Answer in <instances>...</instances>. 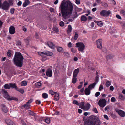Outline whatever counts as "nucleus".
Returning <instances> with one entry per match:
<instances>
[{"instance_id":"8","label":"nucleus","mask_w":125,"mask_h":125,"mask_svg":"<svg viewBox=\"0 0 125 125\" xmlns=\"http://www.w3.org/2000/svg\"><path fill=\"white\" fill-rule=\"evenodd\" d=\"M38 54L42 57L45 58V56H51L53 54L52 52H51L48 51L45 52V53L39 52H38Z\"/></svg>"},{"instance_id":"17","label":"nucleus","mask_w":125,"mask_h":125,"mask_svg":"<svg viewBox=\"0 0 125 125\" xmlns=\"http://www.w3.org/2000/svg\"><path fill=\"white\" fill-rule=\"evenodd\" d=\"M79 72V68L75 69L73 71V76L77 77Z\"/></svg>"},{"instance_id":"47","label":"nucleus","mask_w":125,"mask_h":125,"mask_svg":"<svg viewBox=\"0 0 125 125\" xmlns=\"http://www.w3.org/2000/svg\"><path fill=\"white\" fill-rule=\"evenodd\" d=\"M8 2L9 3V5H12L13 3V0H8Z\"/></svg>"},{"instance_id":"63","label":"nucleus","mask_w":125,"mask_h":125,"mask_svg":"<svg viewBox=\"0 0 125 125\" xmlns=\"http://www.w3.org/2000/svg\"><path fill=\"white\" fill-rule=\"evenodd\" d=\"M50 11L51 12H54V9L52 8H50Z\"/></svg>"},{"instance_id":"20","label":"nucleus","mask_w":125,"mask_h":125,"mask_svg":"<svg viewBox=\"0 0 125 125\" xmlns=\"http://www.w3.org/2000/svg\"><path fill=\"white\" fill-rule=\"evenodd\" d=\"M47 45L50 48L52 49H54L55 47V46L53 44L52 42H47Z\"/></svg>"},{"instance_id":"38","label":"nucleus","mask_w":125,"mask_h":125,"mask_svg":"<svg viewBox=\"0 0 125 125\" xmlns=\"http://www.w3.org/2000/svg\"><path fill=\"white\" fill-rule=\"evenodd\" d=\"M96 23L99 26H101L103 25V23L101 21H98L96 22Z\"/></svg>"},{"instance_id":"7","label":"nucleus","mask_w":125,"mask_h":125,"mask_svg":"<svg viewBox=\"0 0 125 125\" xmlns=\"http://www.w3.org/2000/svg\"><path fill=\"white\" fill-rule=\"evenodd\" d=\"M107 101L104 99H101L99 100L98 104L99 106L103 108L106 105Z\"/></svg>"},{"instance_id":"23","label":"nucleus","mask_w":125,"mask_h":125,"mask_svg":"<svg viewBox=\"0 0 125 125\" xmlns=\"http://www.w3.org/2000/svg\"><path fill=\"white\" fill-rule=\"evenodd\" d=\"M30 3V1L29 0H25V2L23 3V6L24 7H25Z\"/></svg>"},{"instance_id":"55","label":"nucleus","mask_w":125,"mask_h":125,"mask_svg":"<svg viewBox=\"0 0 125 125\" xmlns=\"http://www.w3.org/2000/svg\"><path fill=\"white\" fill-rule=\"evenodd\" d=\"M93 110L94 112H95L96 113H98V112L97 111L96 108L93 109Z\"/></svg>"},{"instance_id":"53","label":"nucleus","mask_w":125,"mask_h":125,"mask_svg":"<svg viewBox=\"0 0 125 125\" xmlns=\"http://www.w3.org/2000/svg\"><path fill=\"white\" fill-rule=\"evenodd\" d=\"M14 10L15 9H14L12 8L10 10V12L11 14H13L14 13Z\"/></svg>"},{"instance_id":"61","label":"nucleus","mask_w":125,"mask_h":125,"mask_svg":"<svg viewBox=\"0 0 125 125\" xmlns=\"http://www.w3.org/2000/svg\"><path fill=\"white\" fill-rule=\"evenodd\" d=\"M104 117L107 120H108L109 118H108V116H107V115H104Z\"/></svg>"},{"instance_id":"52","label":"nucleus","mask_w":125,"mask_h":125,"mask_svg":"<svg viewBox=\"0 0 125 125\" xmlns=\"http://www.w3.org/2000/svg\"><path fill=\"white\" fill-rule=\"evenodd\" d=\"M111 101L112 102H114L116 101V100L115 97H112L111 99Z\"/></svg>"},{"instance_id":"6","label":"nucleus","mask_w":125,"mask_h":125,"mask_svg":"<svg viewBox=\"0 0 125 125\" xmlns=\"http://www.w3.org/2000/svg\"><path fill=\"white\" fill-rule=\"evenodd\" d=\"M76 47H78V50L81 52H83L84 49L85 47L84 44L82 42H78L76 43Z\"/></svg>"},{"instance_id":"21","label":"nucleus","mask_w":125,"mask_h":125,"mask_svg":"<svg viewBox=\"0 0 125 125\" xmlns=\"http://www.w3.org/2000/svg\"><path fill=\"white\" fill-rule=\"evenodd\" d=\"M9 84L10 86V88H14L16 90L17 89V87L16 83H10Z\"/></svg>"},{"instance_id":"3","label":"nucleus","mask_w":125,"mask_h":125,"mask_svg":"<svg viewBox=\"0 0 125 125\" xmlns=\"http://www.w3.org/2000/svg\"><path fill=\"white\" fill-rule=\"evenodd\" d=\"M101 123L99 118L97 116H91L84 121V125H100Z\"/></svg>"},{"instance_id":"59","label":"nucleus","mask_w":125,"mask_h":125,"mask_svg":"<svg viewBox=\"0 0 125 125\" xmlns=\"http://www.w3.org/2000/svg\"><path fill=\"white\" fill-rule=\"evenodd\" d=\"M121 13L123 14L124 16H125V11L124 10H122L120 12Z\"/></svg>"},{"instance_id":"57","label":"nucleus","mask_w":125,"mask_h":125,"mask_svg":"<svg viewBox=\"0 0 125 125\" xmlns=\"http://www.w3.org/2000/svg\"><path fill=\"white\" fill-rule=\"evenodd\" d=\"M75 3L77 4H80V0H76Z\"/></svg>"},{"instance_id":"54","label":"nucleus","mask_w":125,"mask_h":125,"mask_svg":"<svg viewBox=\"0 0 125 125\" xmlns=\"http://www.w3.org/2000/svg\"><path fill=\"white\" fill-rule=\"evenodd\" d=\"M59 25L60 26L62 27L64 25V23L63 21H61L60 22Z\"/></svg>"},{"instance_id":"56","label":"nucleus","mask_w":125,"mask_h":125,"mask_svg":"<svg viewBox=\"0 0 125 125\" xmlns=\"http://www.w3.org/2000/svg\"><path fill=\"white\" fill-rule=\"evenodd\" d=\"M100 94V93L99 92H96L95 94V96L96 97L98 96Z\"/></svg>"},{"instance_id":"37","label":"nucleus","mask_w":125,"mask_h":125,"mask_svg":"<svg viewBox=\"0 0 125 125\" xmlns=\"http://www.w3.org/2000/svg\"><path fill=\"white\" fill-rule=\"evenodd\" d=\"M4 88L5 89H9L10 86L8 84H6L4 85Z\"/></svg>"},{"instance_id":"18","label":"nucleus","mask_w":125,"mask_h":125,"mask_svg":"<svg viewBox=\"0 0 125 125\" xmlns=\"http://www.w3.org/2000/svg\"><path fill=\"white\" fill-rule=\"evenodd\" d=\"M90 105L89 103L86 104L84 106L83 109L84 110H88L90 107Z\"/></svg>"},{"instance_id":"27","label":"nucleus","mask_w":125,"mask_h":125,"mask_svg":"<svg viewBox=\"0 0 125 125\" xmlns=\"http://www.w3.org/2000/svg\"><path fill=\"white\" fill-rule=\"evenodd\" d=\"M57 50L58 52H63V48L62 47H58L57 48Z\"/></svg>"},{"instance_id":"24","label":"nucleus","mask_w":125,"mask_h":125,"mask_svg":"<svg viewBox=\"0 0 125 125\" xmlns=\"http://www.w3.org/2000/svg\"><path fill=\"white\" fill-rule=\"evenodd\" d=\"M81 19L82 21H85L87 20V18L84 15H83L81 17Z\"/></svg>"},{"instance_id":"2","label":"nucleus","mask_w":125,"mask_h":125,"mask_svg":"<svg viewBox=\"0 0 125 125\" xmlns=\"http://www.w3.org/2000/svg\"><path fill=\"white\" fill-rule=\"evenodd\" d=\"M24 58L20 52H16L13 61L15 65L18 67H21L22 66Z\"/></svg>"},{"instance_id":"29","label":"nucleus","mask_w":125,"mask_h":125,"mask_svg":"<svg viewBox=\"0 0 125 125\" xmlns=\"http://www.w3.org/2000/svg\"><path fill=\"white\" fill-rule=\"evenodd\" d=\"M42 85L41 83L40 82H38L35 84V86L37 88H39Z\"/></svg>"},{"instance_id":"28","label":"nucleus","mask_w":125,"mask_h":125,"mask_svg":"<svg viewBox=\"0 0 125 125\" xmlns=\"http://www.w3.org/2000/svg\"><path fill=\"white\" fill-rule=\"evenodd\" d=\"M76 77L73 76L72 83L73 84H75L77 80V78Z\"/></svg>"},{"instance_id":"34","label":"nucleus","mask_w":125,"mask_h":125,"mask_svg":"<svg viewBox=\"0 0 125 125\" xmlns=\"http://www.w3.org/2000/svg\"><path fill=\"white\" fill-rule=\"evenodd\" d=\"M11 50H8V52H7V55L9 57H10L11 56Z\"/></svg>"},{"instance_id":"30","label":"nucleus","mask_w":125,"mask_h":125,"mask_svg":"<svg viewBox=\"0 0 125 125\" xmlns=\"http://www.w3.org/2000/svg\"><path fill=\"white\" fill-rule=\"evenodd\" d=\"M5 122L8 125L10 124V123L12 122V121L8 119H6L5 120Z\"/></svg>"},{"instance_id":"48","label":"nucleus","mask_w":125,"mask_h":125,"mask_svg":"<svg viewBox=\"0 0 125 125\" xmlns=\"http://www.w3.org/2000/svg\"><path fill=\"white\" fill-rule=\"evenodd\" d=\"M33 100L32 99H31L29 100L28 102L26 103V104H30L33 101Z\"/></svg>"},{"instance_id":"46","label":"nucleus","mask_w":125,"mask_h":125,"mask_svg":"<svg viewBox=\"0 0 125 125\" xmlns=\"http://www.w3.org/2000/svg\"><path fill=\"white\" fill-rule=\"evenodd\" d=\"M53 30L56 32H57L58 31V29L57 27H53Z\"/></svg>"},{"instance_id":"4","label":"nucleus","mask_w":125,"mask_h":125,"mask_svg":"<svg viewBox=\"0 0 125 125\" xmlns=\"http://www.w3.org/2000/svg\"><path fill=\"white\" fill-rule=\"evenodd\" d=\"M96 84V83H94L89 85L87 88L85 89L84 90L85 94L87 95H89L90 93L91 90L94 88Z\"/></svg>"},{"instance_id":"13","label":"nucleus","mask_w":125,"mask_h":125,"mask_svg":"<svg viewBox=\"0 0 125 125\" xmlns=\"http://www.w3.org/2000/svg\"><path fill=\"white\" fill-rule=\"evenodd\" d=\"M9 32L11 34H13L15 33V29L14 26H11L10 27L9 29Z\"/></svg>"},{"instance_id":"12","label":"nucleus","mask_w":125,"mask_h":125,"mask_svg":"<svg viewBox=\"0 0 125 125\" xmlns=\"http://www.w3.org/2000/svg\"><path fill=\"white\" fill-rule=\"evenodd\" d=\"M2 92H3V94L4 97L8 100L9 97V95L8 94L7 92L4 89H2Z\"/></svg>"},{"instance_id":"35","label":"nucleus","mask_w":125,"mask_h":125,"mask_svg":"<svg viewBox=\"0 0 125 125\" xmlns=\"http://www.w3.org/2000/svg\"><path fill=\"white\" fill-rule=\"evenodd\" d=\"M42 96L44 98L46 99L48 97V95L46 93H44L42 94Z\"/></svg>"},{"instance_id":"43","label":"nucleus","mask_w":125,"mask_h":125,"mask_svg":"<svg viewBox=\"0 0 125 125\" xmlns=\"http://www.w3.org/2000/svg\"><path fill=\"white\" fill-rule=\"evenodd\" d=\"M114 56L111 55H109L107 56V59H112L114 57Z\"/></svg>"},{"instance_id":"33","label":"nucleus","mask_w":125,"mask_h":125,"mask_svg":"<svg viewBox=\"0 0 125 125\" xmlns=\"http://www.w3.org/2000/svg\"><path fill=\"white\" fill-rule=\"evenodd\" d=\"M49 92L50 94L52 95H54L57 93V92H54L52 90H49Z\"/></svg>"},{"instance_id":"19","label":"nucleus","mask_w":125,"mask_h":125,"mask_svg":"<svg viewBox=\"0 0 125 125\" xmlns=\"http://www.w3.org/2000/svg\"><path fill=\"white\" fill-rule=\"evenodd\" d=\"M77 12L76 11L73 13L72 16V18L73 19H71V22H72L74 18L77 17L78 15L77 14Z\"/></svg>"},{"instance_id":"26","label":"nucleus","mask_w":125,"mask_h":125,"mask_svg":"<svg viewBox=\"0 0 125 125\" xmlns=\"http://www.w3.org/2000/svg\"><path fill=\"white\" fill-rule=\"evenodd\" d=\"M8 100H14L16 101L18 100V99L17 98L12 97H10V96L8 98Z\"/></svg>"},{"instance_id":"1","label":"nucleus","mask_w":125,"mask_h":125,"mask_svg":"<svg viewBox=\"0 0 125 125\" xmlns=\"http://www.w3.org/2000/svg\"><path fill=\"white\" fill-rule=\"evenodd\" d=\"M60 9L62 16L64 19L69 18L70 16V1L64 0L61 3Z\"/></svg>"},{"instance_id":"32","label":"nucleus","mask_w":125,"mask_h":125,"mask_svg":"<svg viewBox=\"0 0 125 125\" xmlns=\"http://www.w3.org/2000/svg\"><path fill=\"white\" fill-rule=\"evenodd\" d=\"M16 90L18 91L19 92H20L22 94H23L24 92V90L22 89H19L17 88Z\"/></svg>"},{"instance_id":"14","label":"nucleus","mask_w":125,"mask_h":125,"mask_svg":"<svg viewBox=\"0 0 125 125\" xmlns=\"http://www.w3.org/2000/svg\"><path fill=\"white\" fill-rule=\"evenodd\" d=\"M1 106L2 111L5 113H7L8 112V109L6 106L4 104H2L1 105Z\"/></svg>"},{"instance_id":"49","label":"nucleus","mask_w":125,"mask_h":125,"mask_svg":"<svg viewBox=\"0 0 125 125\" xmlns=\"http://www.w3.org/2000/svg\"><path fill=\"white\" fill-rule=\"evenodd\" d=\"M97 37V35L96 34H94L92 37V39L93 40H94Z\"/></svg>"},{"instance_id":"45","label":"nucleus","mask_w":125,"mask_h":125,"mask_svg":"<svg viewBox=\"0 0 125 125\" xmlns=\"http://www.w3.org/2000/svg\"><path fill=\"white\" fill-rule=\"evenodd\" d=\"M70 32V25H69L68 26V29L67 31V33L69 34Z\"/></svg>"},{"instance_id":"41","label":"nucleus","mask_w":125,"mask_h":125,"mask_svg":"<svg viewBox=\"0 0 125 125\" xmlns=\"http://www.w3.org/2000/svg\"><path fill=\"white\" fill-rule=\"evenodd\" d=\"M76 32L75 33L74 36V37L73 39L75 40H76L77 39L78 36V35L77 33Z\"/></svg>"},{"instance_id":"5","label":"nucleus","mask_w":125,"mask_h":125,"mask_svg":"<svg viewBox=\"0 0 125 125\" xmlns=\"http://www.w3.org/2000/svg\"><path fill=\"white\" fill-rule=\"evenodd\" d=\"M2 0H0V8L1 7L2 8L5 10H7L9 9L10 6L9 3L6 1H5L2 4Z\"/></svg>"},{"instance_id":"25","label":"nucleus","mask_w":125,"mask_h":125,"mask_svg":"<svg viewBox=\"0 0 125 125\" xmlns=\"http://www.w3.org/2000/svg\"><path fill=\"white\" fill-rule=\"evenodd\" d=\"M84 104L85 103L84 102H81L80 103H79V105H78L79 106L80 108L83 109L84 106Z\"/></svg>"},{"instance_id":"50","label":"nucleus","mask_w":125,"mask_h":125,"mask_svg":"<svg viewBox=\"0 0 125 125\" xmlns=\"http://www.w3.org/2000/svg\"><path fill=\"white\" fill-rule=\"evenodd\" d=\"M63 54L65 56L67 57H68L69 56V54L67 52H64L63 53Z\"/></svg>"},{"instance_id":"22","label":"nucleus","mask_w":125,"mask_h":125,"mask_svg":"<svg viewBox=\"0 0 125 125\" xmlns=\"http://www.w3.org/2000/svg\"><path fill=\"white\" fill-rule=\"evenodd\" d=\"M59 94L57 93H56L54 96V100L56 101H58L59 99Z\"/></svg>"},{"instance_id":"64","label":"nucleus","mask_w":125,"mask_h":125,"mask_svg":"<svg viewBox=\"0 0 125 125\" xmlns=\"http://www.w3.org/2000/svg\"><path fill=\"white\" fill-rule=\"evenodd\" d=\"M21 42L20 41H18L17 42V44L19 45H21Z\"/></svg>"},{"instance_id":"16","label":"nucleus","mask_w":125,"mask_h":125,"mask_svg":"<svg viewBox=\"0 0 125 125\" xmlns=\"http://www.w3.org/2000/svg\"><path fill=\"white\" fill-rule=\"evenodd\" d=\"M30 106L31 105L30 104H26L22 105L21 106V108L25 109H28L30 108Z\"/></svg>"},{"instance_id":"58","label":"nucleus","mask_w":125,"mask_h":125,"mask_svg":"<svg viewBox=\"0 0 125 125\" xmlns=\"http://www.w3.org/2000/svg\"><path fill=\"white\" fill-rule=\"evenodd\" d=\"M103 88V86L102 85H100L99 88V91H101Z\"/></svg>"},{"instance_id":"9","label":"nucleus","mask_w":125,"mask_h":125,"mask_svg":"<svg viewBox=\"0 0 125 125\" xmlns=\"http://www.w3.org/2000/svg\"><path fill=\"white\" fill-rule=\"evenodd\" d=\"M111 13V12L110 10L107 11L103 10L100 12V14L101 16L107 17Z\"/></svg>"},{"instance_id":"31","label":"nucleus","mask_w":125,"mask_h":125,"mask_svg":"<svg viewBox=\"0 0 125 125\" xmlns=\"http://www.w3.org/2000/svg\"><path fill=\"white\" fill-rule=\"evenodd\" d=\"M28 113L29 114L31 115L32 116H35V114L32 111L30 110L28 111Z\"/></svg>"},{"instance_id":"51","label":"nucleus","mask_w":125,"mask_h":125,"mask_svg":"<svg viewBox=\"0 0 125 125\" xmlns=\"http://www.w3.org/2000/svg\"><path fill=\"white\" fill-rule=\"evenodd\" d=\"M45 122L47 123L48 124L50 123V120L49 118H47L45 120Z\"/></svg>"},{"instance_id":"42","label":"nucleus","mask_w":125,"mask_h":125,"mask_svg":"<svg viewBox=\"0 0 125 125\" xmlns=\"http://www.w3.org/2000/svg\"><path fill=\"white\" fill-rule=\"evenodd\" d=\"M73 104H76L77 105H79V103H78V101L76 100L73 101Z\"/></svg>"},{"instance_id":"11","label":"nucleus","mask_w":125,"mask_h":125,"mask_svg":"<svg viewBox=\"0 0 125 125\" xmlns=\"http://www.w3.org/2000/svg\"><path fill=\"white\" fill-rule=\"evenodd\" d=\"M116 112L118 113L119 115L121 117H124L125 116V113L123 111L120 110H117L116 111Z\"/></svg>"},{"instance_id":"40","label":"nucleus","mask_w":125,"mask_h":125,"mask_svg":"<svg viewBox=\"0 0 125 125\" xmlns=\"http://www.w3.org/2000/svg\"><path fill=\"white\" fill-rule=\"evenodd\" d=\"M111 82L109 81H106V85L107 87H108L111 85Z\"/></svg>"},{"instance_id":"36","label":"nucleus","mask_w":125,"mask_h":125,"mask_svg":"<svg viewBox=\"0 0 125 125\" xmlns=\"http://www.w3.org/2000/svg\"><path fill=\"white\" fill-rule=\"evenodd\" d=\"M21 84L22 86H26L27 84V83L25 81H23L21 82Z\"/></svg>"},{"instance_id":"62","label":"nucleus","mask_w":125,"mask_h":125,"mask_svg":"<svg viewBox=\"0 0 125 125\" xmlns=\"http://www.w3.org/2000/svg\"><path fill=\"white\" fill-rule=\"evenodd\" d=\"M119 97L120 99H124V97L122 95H119Z\"/></svg>"},{"instance_id":"15","label":"nucleus","mask_w":125,"mask_h":125,"mask_svg":"<svg viewBox=\"0 0 125 125\" xmlns=\"http://www.w3.org/2000/svg\"><path fill=\"white\" fill-rule=\"evenodd\" d=\"M52 72L50 69H48L46 72V75L47 76L51 77L52 76Z\"/></svg>"},{"instance_id":"44","label":"nucleus","mask_w":125,"mask_h":125,"mask_svg":"<svg viewBox=\"0 0 125 125\" xmlns=\"http://www.w3.org/2000/svg\"><path fill=\"white\" fill-rule=\"evenodd\" d=\"M99 75H97L95 79V81L96 83L97 82H98L99 81Z\"/></svg>"},{"instance_id":"39","label":"nucleus","mask_w":125,"mask_h":125,"mask_svg":"<svg viewBox=\"0 0 125 125\" xmlns=\"http://www.w3.org/2000/svg\"><path fill=\"white\" fill-rule=\"evenodd\" d=\"M30 38L29 37H28L27 38L25 39H24L25 42L26 43H28L29 41L30 40Z\"/></svg>"},{"instance_id":"10","label":"nucleus","mask_w":125,"mask_h":125,"mask_svg":"<svg viewBox=\"0 0 125 125\" xmlns=\"http://www.w3.org/2000/svg\"><path fill=\"white\" fill-rule=\"evenodd\" d=\"M102 40L101 39H99L96 41L97 47L100 49H101L102 48Z\"/></svg>"},{"instance_id":"60","label":"nucleus","mask_w":125,"mask_h":125,"mask_svg":"<svg viewBox=\"0 0 125 125\" xmlns=\"http://www.w3.org/2000/svg\"><path fill=\"white\" fill-rule=\"evenodd\" d=\"M36 103L38 104H39L41 103V101L39 100H37L36 101Z\"/></svg>"}]
</instances>
